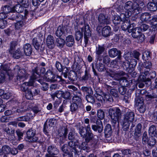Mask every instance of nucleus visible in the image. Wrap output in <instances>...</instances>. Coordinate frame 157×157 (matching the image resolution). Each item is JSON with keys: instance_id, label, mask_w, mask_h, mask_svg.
Returning <instances> with one entry per match:
<instances>
[{"instance_id": "nucleus-1", "label": "nucleus", "mask_w": 157, "mask_h": 157, "mask_svg": "<svg viewBox=\"0 0 157 157\" xmlns=\"http://www.w3.org/2000/svg\"><path fill=\"white\" fill-rule=\"evenodd\" d=\"M74 26L75 33L80 31L79 29H80L82 32L83 33L85 46L86 47L88 43L89 38L91 36V31L90 27L88 24L82 21L80 22L78 24L77 23L76 25L75 24Z\"/></svg>"}, {"instance_id": "nucleus-2", "label": "nucleus", "mask_w": 157, "mask_h": 157, "mask_svg": "<svg viewBox=\"0 0 157 157\" xmlns=\"http://www.w3.org/2000/svg\"><path fill=\"white\" fill-rule=\"evenodd\" d=\"M126 112L123 115V119L121 122L123 131H127L129 129L130 124L132 123L135 119V114L134 112L128 109H125Z\"/></svg>"}, {"instance_id": "nucleus-3", "label": "nucleus", "mask_w": 157, "mask_h": 157, "mask_svg": "<svg viewBox=\"0 0 157 157\" xmlns=\"http://www.w3.org/2000/svg\"><path fill=\"white\" fill-rule=\"evenodd\" d=\"M34 37L32 40V45L37 51L42 52L45 49V45L42 41L43 35L39 33H35L34 34Z\"/></svg>"}, {"instance_id": "nucleus-4", "label": "nucleus", "mask_w": 157, "mask_h": 157, "mask_svg": "<svg viewBox=\"0 0 157 157\" xmlns=\"http://www.w3.org/2000/svg\"><path fill=\"white\" fill-rule=\"evenodd\" d=\"M85 129L86 131L85 135H84L82 138L84 139L85 141L87 143H90L92 147H95L98 140L94 138L95 136L92 133L90 126L88 125L85 126Z\"/></svg>"}, {"instance_id": "nucleus-5", "label": "nucleus", "mask_w": 157, "mask_h": 157, "mask_svg": "<svg viewBox=\"0 0 157 157\" xmlns=\"http://www.w3.org/2000/svg\"><path fill=\"white\" fill-rule=\"evenodd\" d=\"M123 111H121L118 108H112L109 109L108 110L109 115L112 120L113 125L115 126L119 119L121 118Z\"/></svg>"}, {"instance_id": "nucleus-6", "label": "nucleus", "mask_w": 157, "mask_h": 157, "mask_svg": "<svg viewBox=\"0 0 157 157\" xmlns=\"http://www.w3.org/2000/svg\"><path fill=\"white\" fill-rule=\"evenodd\" d=\"M109 56L112 58H114L117 56V58L113 60L111 63H113L112 67L113 68H119V66L118 64L121 60V53L120 51L115 48L110 49L108 52Z\"/></svg>"}, {"instance_id": "nucleus-7", "label": "nucleus", "mask_w": 157, "mask_h": 157, "mask_svg": "<svg viewBox=\"0 0 157 157\" xmlns=\"http://www.w3.org/2000/svg\"><path fill=\"white\" fill-rule=\"evenodd\" d=\"M26 138L28 141L31 143L38 142L42 144L43 141L39 140V135L36 134V131L35 129L31 128L29 129L26 133Z\"/></svg>"}, {"instance_id": "nucleus-8", "label": "nucleus", "mask_w": 157, "mask_h": 157, "mask_svg": "<svg viewBox=\"0 0 157 157\" xmlns=\"http://www.w3.org/2000/svg\"><path fill=\"white\" fill-rule=\"evenodd\" d=\"M124 8L125 10H127L125 12H132V13H139L141 10V7H139V5L136 3H134L130 1H128L126 2L124 6Z\"/></svg>"}, {"instance_id": "nucleus-9", "label": "nucleus", "mask_w": 157, "mask_h": 157, "mask_svg": "<svg viewBox=\"0 0 157 157\" xmlns=\"http://www.w3.org/2000/svg\"><path fill=\"white\" fill-rule=\"evenodd\" d=\"M14 73L17 75V79L20 82H23L26 76L25 70L23 69H21L18 65L16 66L14 68Z\"/></svg>"}, {"instance_id": "nucleus-10", "label": "nucleus", "mask_w": 157, "mask_h": 157, "mask_svg": "<svg viewBox=\"0 0 157 157\" xmlns=\"http://www.w3.org/2000/svg\"><path fill=\"white\" fill-rule=\"evenodd\" d=\"M152 64L150 62L146 61L144 62L143 66L139 64L137 67V69L141 74L147 75L148 73V71H150Z\"/></svg>"}, {"instance_id": "nucleus-11", "label": "nucleus", "mask_w": 157, "mask_h": 157, "mask_svg": "<svg viewBox=\"0 0 157 157\" xmlns=\"http://www.w3.org/2000/svg\"><path fill=\"white\" fill-rule=\"evenodd\" d=\"M132 35L134 38L137 39L140 42H142L145 40V37L144 35L142 33L139 27H136L132 30Z\"/></svg>"}, {"instance_id": "nucleus-12", "label": "nucleus", "mask_w": 157, "mask_h": 157, "mask_svg": "<svg viewBox=\"0 0 157 157\" xmlns=\"http://www.w3.org/2000/svg\"><path fill=\"white\" fill-rule=\"evenodd\" d=\"M45 69L43 67H36L33 69L32 71V75L31 76V79L32 80H36L39 79L40 74H44L45 72Z\"/></svg>"}, {"instance_id": "nucleus-13", "label": "nucleus", "mask_w": 157, "mask_h": 157, "mask_svg": "<svg viewBox=\"0 0 157 157\" xmlns=\"http://www.w3.org/2000/svg\"><path fill=\"white\" fill-rule=\"evenodd\" d=\"M149 71H148V73L147 75L141 74L140 76V78L141 80L145 82L146 84H147L148 85L151 84V78H154L156 76V73L155 71H151L149 72Z\"/></svg>"}, {"instance_id": "nucleus-14", "label": "nucleus", "mask_w": 157, "mask_h": 157, "mask_svg": "<svg viewBox=\"0 0 157 157\" xmlns=\"http://www.w3.org/2000/svg\"><path fill=\"white\" fill-rule=\"evenodd\" d=\"M47 152V153L45 155V157H59V150L53 145L48 147Z\"/></svg>"}, {"instance_id": "nucleus-15", "label": "nucleus", "mask_w": 157, "mask_h": 157, "mask_svg": "<svg viewBox=\"0 0 157 157\" xmlns=\"http://www.w3.org/2000/svg\"><path fill=\"white\" fill-rule=\"evenodd\" d=\"M129 16V12L121 13L120 16L114 15L113 19V22L115 25H117L120 24L122 21H125V18H128Z\"/></svg>"}, {"instance_id": "nucleus-16", "label": "nucleus", "mask_w": 157, "mask_h": 157, "mask_svg": "<svg viewBox=\"0 0 157 157\" xmlns=\"http://www.w3.org/2000/svg\"><path fill=\"white\" fill-rule=\"evenodd\" d=\"M110 72L108 73V75L117 81L120 80L126 74L125 72L122 71H115L110 70Z\"/></svg>"}, {"instance_id": "nucleus-17", "label": "nucleus", "mask_w": 157, "mask_h": 157, "mask_svg": "<svg viewBox=\"0 0 157 157\" xmlns=\"http://www.w3.org/2000/svg\"><path fill=\"white\" fill-rule=\"evenodd\" d=\"M135 105L138 110L140 113H144L145 110V106L144 105V100L142 98L140 97L136 98Z\"/></svg>"}, {"instance_id": "nucleus-18", "label": "nucleus", "mask_w": 157, "mask_h": 157, "mask_svg": "<svg viewBox=\"0 0 157 157\" xmlns=\"http://www.w3.org/2000/svg\"><path fill=\"white\" fill-rule=\"evenodd\" d=\"M87 144L85 141L82 142L80 145H77V148L73 152L75 154L79 155L82 153V150L87 151L89 149Z\"/></svg>"}, {"instance_id": "nucleus-19", "label": "nucleus", "mask_w": 157, "mask_h": 157, "mask_svg": "<svg viewBox=\"0 0 157 157\" xmlns=\"http://www.w3.org/2000/svg\"><path fill=\"white\" fill-rule=\"evenodd\" d=\"M61 131H59V135L61 137L59 143L61 145L63 144L65 141V139L67 137V129L64 127H62L60 129Z\"/></svg>"}, {"instance_id": "nucleus-20", "label": "nucleus", "mask_w": 157, "mask_h": 157, "mask_svg": "<svg viewBox=\"0 0 157 157\" xmlns=\"http://www.w3.org/2000/svg\"><path fill=\"white\" fill-rule=\"evenodd\" d=\"M8 19L12 20L19 21L22 20L23 18V15L15 11H12L8 15Z\"/></svg>"}, {"instance_id": "nucleus-21", "label": "nucleus", "mask_w": 157, "mask_h": 157, "mask_svg": "<svg viewBox=\"0 0 157 157\" xmlns=\"http://www.w3.org/2000/svg\"><path fill=\"white\" fill-rule=\"evenodd\" d=\"M68 29L66 26L60 25L58 27L55 33L56 35L60 37L62 35L67 33Z\"/></svg>"}, {"instance_id": "nucleus-22", "label": "nucleus", "mask_w": 157, "mask_h": 157, "mask_svg": "<svg viewBox=\"0 0 157 157\" xmlns=\"http://www.w3.org/2000/svg\"><path fill=\"white\" fill-rule=\"evenodd\" d=\"M96 124L93 125L92 128L95 132L97 131L98 133H101L103 130V126L102 122L100 120H98L96 121Z\"/></svg>"}, {"instance_id": "nucleus-23", "label": "nucleus", "mask_w": 157, "mask_h": 157, "mask_svg": "<svg viewBox=\"0 0 157 157\" xmlns=\"http://www.w3.org/2000/svg\"><path fill=\"white\" fill-rule=\"evenodd\" d=\"M72 98V102L79 105L82 102V94L81 91H78L75 93Z\"/></svg>"}, {"instance_id": "nucleus-24", "label": "nucleus", "mask_w": 157, "mask_h": 157, "mask_svg": "<svg viewBox=\"0 0 157 157\" xmlns=\"http://www.w3.org/2000/svg\"><path fill=\"white\" fill-rule=\"evenodd\" d=\"M98 19L100 24H107L109 22V17L102 13H101L98 16Z\"/></svg>"}, {"instance_id": "nucleus-25", "label": "nucleus", "mask_w": 157, "mask_h": 157, "mask_svg": "<svg viewBox=\"0 0 157 157\" xmlns=\"http://www.w3.org/2000/svg\"><path fill=\"white\" fill-rule=\"evenodd\" d=\"M46 43L47 46L50 49H52L55 47V39L51 35H48L46 39Z\"/></svg>"}, {"instance_id": "nucleus-26", "label": "nucleus", "mask_w": 157, "mask_h": 157, "mask_svg": "<svg viewBox=\"0 0 157 157\" xmlns=\"http://www.w3.org/2000/svg\"><path fill=\"white\" fill-rule=\"evenodd\" d=\"M113 131L111 125L107 124L105 127L104 129V133L105 137L108 140H109V138L111 137Z\"/></svg>"}, {"instance_id": "nucleus-27", "label": "nucleus", "mask_w": 157, "mask_h": 157, "mask_svg": "<svg viewBox=\"0 0 157 157\" xmlns=\"http://www.w3.org/2000/svg\"><path fill=\"white\" fill-rule=\"evenodd\" d=\"M55 75L53 73L52 69H48L47 70L45 75L46 79L48 82H52Z\"/></svg>"}, {"instance_id": "nucleus-28", "label": "nucleus", "mask_w": 157, "mask_h": 157, "mask_svg": "<svg viewBox=\"0 0 157 157\" xmlns=\"http://www.w3.org/2000/svg\"><path fill=\"white\" fill-rule=\"evenodd\" d=\"M10 53L13 58L16 59H19L24 55V53L21 52L19 48H18L16 50L12 51Z\"/></svg>"}, {"instance_id": "nucleus-29", "label": "nucleus", "mask_w": 157, "mask_h": 157, "mask_svg": "<svg viewBox=\"0 0 157 157\" xmlns=\"http://www.w3.org/2000/svg\"><path fill=\"white\" fill-rule=\"evenodd\" d=\"M30 79L31 80V82H25L21 85V89L22 91L25 92L28 90L30 89L29 88V86H32L35 81V80H32L31 77H30Z\"/></svg>"}, {"instance_id": "nucleus-30", "label": "nucleus", "mask_w": 157, "mask_h": 157, "mask_svg": "<svg viewBox=\"0 0 157 157\" xmlns=\"http://www.w3.org/2000/svg\"><path fill=\"white\" fill-rule=\"evenodd\" d=\"M122 66L124 69L127 71L128 73L132 72L134 70V68L132 67L129 62L128 60L124 62L122 64Z\"/></svg>"}, {"instance_id": "nucleus-31", "label": "nucleus", "mask_w": 157, "mask_h": 157, "mask_svg": "<svg viewBox=\"0 0 157 157\" xmlns=\"http://www.w3.org/2000/svg\"><path fill=\"white\" fill-rule=\"evenodd\" d=\"M79 144L80 143L78 140H77L74 142L73 141H70L68 143L69 149L71 152H73V151H75L77 148V145Z\"/></svg>"}, {"instance_id": "nucleus-32", "label": "nucleus", "mask_w": 157, "mask_h": 157, "mask_svg": "<svg viewBox=\"0 0 157 157\" xmlns=\"http://www.w3.org/2000/svg\"><path fill=\"white\" fill-rule=\"evenodd\" d=\"M24 53L26 56H30L32 53V50L31 45L29 44H26L23 47Z\"/></svg>"}, {"instance_id": "nucleus-33", "label": "nucleus", "mask_w": 157, "mask_h": 157, "mask_svg": "<svg viewBox=\"0 0 157 157\" xmlns=\"http://www.w3.org/2000/svg\"><path fill=\"white\" fill-rule=\"evenodd\" d=\"M151 14L148 13H142L140 16V19L143 21L149 22L151 19Z\"/></svg>"}, {"instance_id": "nucleus-34", "label": "nucleus", "mask_w": 157, "mask_h": 157, "mask_svg": "<svg viewBox=\"0 0 157 157\" xmlns=\"http://www.w3.org/2000/svg\"><path fill=\"white\" fill-rule=\"evenodd\" d=\"M145 97L147 100L156 103L157 102V95L155 93L151 94H147L145 95Z\"/></svg>"}, {"instance_id": "nucleus-35", "label": "nucleus", "mask_w": 157, "mask_h": 157, "mask_svg": "<svg viewBox=\"0 0 157 157\" xmlns=\"http://www.w3.org/2000/svg\"><path fill=\"white\" fill-rule=\"evenodd\" d=\"M65 44L68 47H72L75 43L74 39L72 35H69L66 38Z\"/></svg>"}, {"instance_id": "nucleus-36", "label": "nucleus", "mask_w": 157, "mask_h": 157, "mask_svg": "<svg viewBox=\"0 0 157 157\" xmlns=\"http://www.w3.org/2000/svg\"><path fill=\"white\" fill-rule=\"evenodd\" d=\"M68 78L72 82L76 81L78 79L77 73L75 71H70L68 73Z\"/></svg>"}, {"instance_id": "nucleus-37", "label": "nucleus", "mask_w": 157, "mask_h": 157, "mask_svg": "<svg viewBox=\"0 0 157 157\" xmlns=\"http://www.w3.org/2000/svg\"><path fill=\"white\" fill-rule=\"evenodd\" d=\"M111 32V29L109 26H106L102 29V34L104 37H107L110 36Z\"/></svg>"}, {"instance_id": "nucleus-38", "label": "nucleus", "mask_w": 157, "mask_h": 157, "mask_svg": "<svg viewBox=\"0 0 157 157\" xmlns=\"http://www.w3.org/2000/svg\"><path fill=\"white\" fill-rule=\"evenodd\" d=\"M122 22L121 28L123 30L126 31L130 27V21L128 19V18H125V21Z\"/></svg>"}, {"instance_id": "nucleus-39", "label": "nucleus", "mask_w": 157, "mask_h": 157, "mask_svg": "<svg viewBox=\"0 0 157 157\" xmlns=\"http://www.w3.org/2000/svg\"><path fill=\"white\" fill-rule=\"evenodd\" d=\"M35 81H37L40 83L41 85V89L43 91H46L48 89V84L47 83L44 82L43 80L40 79H38L35 80Z\"/></svg>"}, {"instance_id": "nucleus-40", "label": "nucleus", "mask_w": 157, "mask_h": 157, "mask_svg": "<svg viewBox=\"0 0 157 157\" xmlns=\"http://www.w3.org/2000/svg\"><path fill=\"white\" fill-rule=\"evenodd\" d=\"M102 95H103L104 97V102L105 101L110 102H113V99L111 94L109 93H102Z\"/></svg>"}, {"instance_id": "nucleus-41", "label": "nucleus", "mask_w": 157, "mask_h": 157, "mask_svg": "<svg viewBox=\"0 0 157 157\" xmlns=\"http://www.w3.org/2000/svg\"><path fill=\"white\" fill-rule=\"evenodd\" d=\"M13 11L19 13L22 12L24 9L23 6L20 4H17L13 7Z\"/></svg>"}, {"instance_id": "nucleus-42", "label": "nucleus", "mask_w": 157, "mask_h": 157, "mask_svg": "<svg viewBox=\"0 0 157 157\" xmlns=\"http://www.w3.org/2000/svg\"><path fill=\"white\" fill-rule=\"evenodd\" d=\"M156 128L153 125L151 126L149 130V133L151 137H157V132L156 131Z\"/></svg>"}, {"instance_id": "nucleus-43", "label": "nucleus", "mask_w": 157, "mask_h": 157, "mask_svg": "<svg viewBox=\"0 0 157 157\" xmlns=\"http://www.w3.org/2000/svg\"><path fill=\"white\" fill-rule=\"evenodd\" d=\"M1 10L3 12L6 14H9L10 13L13 11V8L7 5L5 6L2 7Z\"/></svg>"}, {"instance_id": "nucleus-44", "label": "nucleus", "mask_w": 157, "mask_h": 157, "mask_svg": "<svg viewBox=\"0 0 157 157\" xmlns=\"http://www.w3.org/2000/svg\"><path fill=\"white\" fill-rule=\"evenodd\" d=\"M96 94H94V96L96 98L97 100L101 103L104 102V97L101 92H99L97 89H95Z\"/></svg>"}, {"instance_id": "nucleus-45", "label": "nucleus", "mask_w": 157, "mask_h": 157, "mask_svg": "<svg viewBox=\"0 0 157 157\" xmlns=\"http://www.w3.org/2000/svg\"><path fill=\"white\" fill-rule=\"evenodd\" d=\"M142 129V125L140 123H139L137 124L136 127L135 132V136L139 137L141 136V133Z\"/></svg>"}, {"instance_id": "nucleus-46", "label": "nucleus", "mask_w": 157, "mask_h": 157, "mask_svg": "<svg viewBox=\"0 0 157 157\" xmlns=\"http://www.w3.org/2000/svg\"><path fill=\"white\" fill-rule=\"evenodd\" d=\"M150 22L152 25L151 27L152 28V30L154 29V31L156 30L157 29V27L156 26V25H157V16H154L151 18Z\"/></svg>"}, {"instance_id": "nucleus-47", "label": "nucleus", "mask_w": 157, "mask_h": 157, "mask_svg": "<svg viewBox=\"0 0 157 157\" xmlns=\"http://www.w3.org/2000/svg\"><path fill=\"white\" fill-rule=\"evenodd\" d=\"M147 6L148 9L151 11H155L157 10V5L153 2H149Z\"/></svg>"}, {"instance_id": "nucleus-48", "label": "nucleus", "mask_w": 157, "mask_h": 157, "mask_svg": "<svg viewBox=\"0 0 157 157\" xmlns=\"http://www.w3.org/2000/svg\"><path fill=\"white\" fill-rule=\"evenodd\" d=\"M56 43L58 47L63 48L65 44V41L64 39L60 37H59L56 39Z\"/></svg>"}, {"instance_id": "nucleus-49", "label": "nucleus", "mask_w": 157, "mask_h": 157, "mask_svg": "<svg viewBox=\"0 0 157 157\" xmlns=\"http://www.w3.org/2000/svg\"><path fill=\"white\" fill-rule=\"evenodd\" d=\"M119 83L121 86L124 87L127 86L129 84V81L125 77H123L119 80Z\"/></svg>"}, {"instance_id": "nucleus-50", "label": "nucleus", "mask_w": 157, "mask_h": 157, "mask_svg": "<svg viewBox=\"0 0 157 157\" xmlns=\"http://www.w3.org/2000/svg\"><path fill=\"white\" fill-rule=\"evenodd\" d=\"M96 67L98 71L100 72L104 71L105 70V65L101 63L97 62Z\"/></svg>"}, {"instance_id": "nucleus-51", "label": "nucleus", "mask_w": 157, "mask_h": 157, "mask_svg": "<svg viewBox=\"0 0 157 157\" xmlns=\"http://www.w3.org/2000/svg\"><path fill=\"white\" fill-rule=\"evenodd\" d=\"M105 49V48L104 45H98V47L96 48V54L98 55H99L104 51Z\"/></svg>"}, {"instance_id": "nucleus-52", "label": "nucleus", "mask_w": 157, "mask_h": 157, "mask_svg": "<svg viewBox=\"0 0 157 157\" xmlns=\"http://www.w3.org/2000/svg\"><path fill=\"white\" fill-rule=\"evenodd\" d=\"M17 22L15 23V28L17 29H21L25 24V22L24 21L23 19L22 20L19 21H17Z\"/></svg>"}, {"instance_id": "nucleus-53", "label": "nucleus", "mask_w": 157, "mask_h": 157, "mask_svg": "<svg viewBox=\"0 0 157 157\" xmlns=\"http://www.w3.org/2000/svg\"><path fill=\"white\" fill-rule=\"evenodd\" d=\"M91 94H89L86 95V99L88 102L93 104L95 102V99L94 97Z\"/></svg>"}, {"instance_id": "nucleus-54", "label": "nucleus", "mask_w": 157, "mask_h": 157, "mask_svg": "<svg viewBox=\"0 0 157 157\" xmlns=\"http://www.w3.org/2000/svg\"><path fill=\"white\" fill-rule=\"evenodd\" d=\"M25 97L27 99H33V94L30 89L28 90L25 92Z\"/></svg>"}, {"instance_id": "nucleus-55", "label": "nucleus", "mask_w": 157, "mask_h": 157, "mask_svg": "<svg viewBox=\"0 0 157 157\" xmlns=\"http://www.w3.org/2000/svg\"><path fill=\"white\" fill-rule=\"evenodd\" d=\"M81 90L84 92L87 93L88 94H93V92L92 88L90 87H88L86 86H82L81 88Z\"/></svg>"}, {"instance_id": "nucleus-56", "label": "nucleus", "mask_w": 157, "mask_h": 157, "mask_svg": "<svg viewBox=\"0 0 157 157\" xmlns=\"http://www.w3.org/2000/svg\"><path fill=\"white\" fill-rule=\"evenodd\" d=\"M142 58L145 61L151 58L150 52L148 51L144 52L142 55Z\"/></svg>"}, {"instance_id": "nucleus-57", "label": "nucleus", "mask_w": 157, "mask_h": 157, "mask_svg": "<svg viewBox=\"0 0 157 157\" xmlns=\"http://www.w3.org/2000/svg\"><path fill=\"white\" fill-rule=\"evenodd\" d=\"M83 33H82L80 31L77 32L75 33V39L77 41H79L82 39L83 36Z\"/></svg>"}, {"instance_id": "nucleus-58", "label": "nucleus", "mask_w": 157, "mask_h": 157, "mask_svg": "<svg viewBox=\"0 0 157 157\" xmlns=\"http://www.w3.org/2000/svg\"><path fill=\"white\" fill-rule=\"evenodd\" d=\"M17 44V42L16 41H13L10 43V48L9 49V52L15 50V47Z\"/></svg>"}, {"instance_id": "nucleus-59", "label": "nucleus", "mask_w": 157, "mask_h": 157, "mask_svg": "<svg viewBox=\"0 0 157 157\" xmlns=\"http://www.w3.org/2000/svg\"><path fill=\"white\" fill-rule=\"evenodd\" d=\"M63 91L61 90L56 91L52 95V97H56L58 98H63Z\"/></svg>"}, {"instance_id": "nucleus-60", "label": "nucleus", "mask_w": 157, "mask_h": 157, "mask_svg": "<svg viewBox=\"0 0 157 157\" xmlns=\"http://www.w3.org/2000/svg\"><path fill=\"white\" fill-rule=\"evenodd\" d=\"M17 135V141H20L23 139V132H22L20 129H17L16 131Z\"/></svg>"}, {"instance_id": "nucleus-61", "label": "nucleus", "mask_w": 157, "mask_h": 157, "mask_svg": "<svg viewBox=\"0 0 157 157\" xmlns=\"http://www.w3.org/2000/svg\"><path fill=\"white\" fill-rule=\"evenodd\" d=\"M156 140L153 137H150L148 140L146 142L150 146H153L156 144Z\"/></svg>"}, {"instance_id": "nucleus-62", "label": "nucleus", "mask_w": 157, "mask_h": 157, "mask_svg": "<svg viewBox=\"0 0 157 157\" xmlns=\"http://www.w3.org/2000/svg\"><path fill=\"white\" fill-rule=\"evenodd\" d=\"M79 105L72 102L70 105V110L72 112L76 111L78 109Z\"/></svg>"}, {"instance_id": "nucleus-63", "label": "nucleus", "mask_w": 157, "mask_h": 157, "mask_svg": "<svg viewBox=\"0 0 157 157\" xmlns=\"http://www.w3.org/2000/svg\"><path fill=\"white\" fill-rule=\"evenodd\" d=\"M2 151L5 154H9L11 151V148L8 146L4 145L2 148Z\"/></svg>"}, {"instance_id": "nucleus-64", "label": "nucleus", "mask_w": 157, "mask_h": 157, "mask_svg": "<svg viewBox=\"0 0 157 157\" xmlns=\"http://www.w3.org/2000/svg\"><path fill=\"white\" fill-rule=\"evenodd\" d=\"M51 127V126L48 125L47 123H45L44 126L43 131L45 134L48 135L49 129Z\"/></svg>"}]
</instances>
